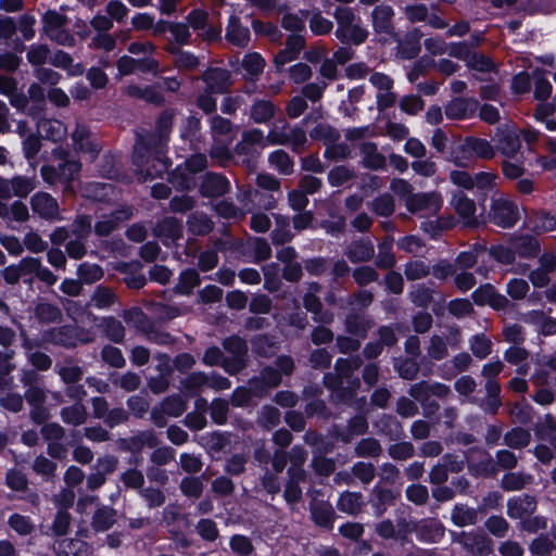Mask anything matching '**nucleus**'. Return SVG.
<instances>
[{"label": "nucleus", "mask_w": 556, "mask_h": 556, "mask_svg": "<svg viewBox=\"0 0 556 556\" xmlns=\"http://www.w3.org/2000/svg\"><path fill=\"white\" fill-rule=\"evenodd\" d=\"M492 216L496 225L502 227H511L517 223L520 214L514 202L500 197L493 200Z\"/></svg>", "instance_id": "f257e3e1"}, {"label": "nucleus", "mask_w": 556, "mask_h": 556, "mask_svg": "<svg viewBox=\"0 0 556 556\" xmlns=\"http://www.w3.org/2000/svg\"><path fill=\"white\" fill-rule=\"evenodd\" d=\"M64 23L63 15L55 11H49L43 15L46 34L58 43L68 46L73 43V37L65 30Z\"/></svg>", "instance_id": "f03ea898"}, {"label": "nucleus", "mask_w": 556, "mask_h": 556, "mask_svg": "<svg viewBox=\"0 0 556 556\" xmlns=\"http://www.w3.org/2000/svg\"><path fill=\"white\" fill-rule=\"evenodd\" d=\"M406 207L412 213L432 215L440 211L442 199L437 193H422L409 195L405 201Z\"/></svg>", "instance_id": "7ed1b4c3"}, {"label": "nucleus", "mask_w": 556, "mask_h": 556, "mask_svg": "<svg viewBox=\"0 0 556 556\" xmlns=\"http://www.w3.org/2000/svg\"><path fill=\"white\" fill-rule=\"evenodd\" d=\"M80 170V164L76 161H67L59 165V169L52 166H43L41 176L48 184L70 182L74 180Z\"/></svg>", "instance_id": "20e7f679"}, {"label": "nucleus", "mask_w": 556, "mask_h": 556, "mask_svg": "<svg viewBox=\"0 0 556 556\" xmlns=\"http://www.w3.org/2000/svg\"><path fill=\"white\" fill-rule=\"evenodd\" d=\"M31 208L35 214L48 220L60 218V207L56 200L46 192H37L30 200Z\"/></svg>", "instance_id": "39448f33"}, {"label": "nucleus", "mask_w": 556, "mask_h": 556, "mask_svg": "<svg viewBox=\"0 0 556 556\" xmlns=\"http://www.w3.org/2000/svg\"><path fill=\"white\" fill-rule=\"evenodd\" d=\"M224 348L233 354L232 361H223L222 365L229 374H236L243 367V355L247 351L245 342L238 338L231 337L224 341Z\"/></svg>", "instance_id": "423d86ee"}, {"label": "nucleus", "mask_w": 556, "mask_h": 556, "mask_svg": "<svg viewBox=\"0 0 556 556\" xmlns=\"http://www.w3.org/2000/svg\"><path fill=\"white\" fill-rule=\"evenodd\" d=\"M117 68L121 75H128L136 70L141 72H152L156 74L159 70V62L151 56L143 60H135L130 56L124 55L118 60Z\"/></svg>", "instance_id": "0eeeda50"}, {"label": "nucleus", "mask_w": 556, "mask_h": 556, "mask_svg": "<svg viewBox=\"0 0 556 556\" xmlns=\"http://www.w3.org/2000/svg\"><path fill=\"white\" fill-rule=\"evenodd\" d=\"M370 83L379 90L377 94L378 106L380 109L391 106L395 101V96L391 92V78L384 74L375 73L370 76Z\"/></svg>", "instance_id": "6e6552de"}, {"label": "nucleus", "mask_w": 556, "mask_h": 556, "mask_svg": "<svg viewBox=\"0 0 556 556\" xmlns=\"http://www.w3.org/2000/svg\"><path fill=\"white\" fill-rule=\"evenodd\" d=\"M142 150H143L142 143L141 142L136 143L135 150H134V159H135V163H136L137 167L140 168V176L143 180L152 179V178L161 175L165 170H167L168 164L165 160H163L161 157H154L152 160V162H153L152 168L144 169L142 167V165H143V160H142V154H141Z\"/></svg>", "instance_id": "1a4fd4ad"}, {"label": "nucleus", "mask_w": 556, "mask_h": 556, "mask_svg": "<svg viewBox=\"0 0 556 556\" xmlns=\"http://www.w3.org/2000/svg\"><path fill=\"white\" fill-rule=\"evenodd\" d=\"M452 204L465 225L473 226L477 224L475 215L477 208L471 199L467 198L463 193H456L453 197Z\"/></svg>", "instance_id": "9d476101"}, {"label": "nucleus", "mask_w": 556, "mask_h": 556, "mask_svg": "<svg viewBox=\"0 0 556 556\" xmlns=\"http://www.w3.org/2000/svg\"><path fill=\"white\" fill-rule=\"evenodd\" d=\"M303 48V38L293 34L288 38L286 48L275 58V65L278 71L289 62L295 60Z\"/></svg>", "instance_id": "9b49d317"}, {"label": "nucleus", "mask_w": 556, "mask_h": 556, "mask_svg": "<svg viewBox=\"0 0 556 556\" xmlns=\"http://www.w3.org/2000/svg\"><path fill=\"white\" fill-rule=\"evenodd\" d=\"M535 509V501L528 495L514 497L508 502V516L521 521L530 517Z\"/></svg>", "instance_id": "f8f14e48"}, {"label": "nucleus", "mask_w": 556, "mask_h": 556, "mask_svg": "<svg viewBox=\"0 0 556 556\" xmlns=\"http://www.w3.org/2000/svg\"><path fill=\"white\" fill-rule=\"evenodd\" d=\"M226 39L235 46L245 47L250 40V30L240 24L238 17L230 16L226 29Z\"/></svg>", "instance_id": "ddd939ff"}, {"label": "nucleus", "mask_w": 556, "mask_h": 556, "mask_svg": "<svg viewBox=\"0 0 556 556\" xmlns=\"http://www.w3.org/2000/svg\"><path fill=\"white\" fill-rule=\"evenodd\" d=\"M37 129L41 137L52 141L62 140L67 132L64 124L58 119H41L37 124Z\"/></svg>", "instance_id": "4468645a"}, {"label": "nucleus", "mask_w": 556, "mask_h": 556, "mask_svg": "<svg viewBox=\"0 0 556 556\" xmlns=\"http://www.w3.org/2000/svg\"><path fill=\"white\" fill-rule=\"evenodd\" d=\"M498 149L507 157L516 156L520 149V140L515 128L507 127L505 130L501 131Z\"/></svg>", "instance_id": "2eb2a0df"}, {"label": "nucleus", "mask_w": 556, "mask_h": 556, "mask_svg": "<svg viewBox=\"0 0 556 556\" xmlns=\"http://www.w3.org/2000/svg\"><path fill=\"white\" fill-rule=\"evenodd\" d=\"M476 106L477 102L473 100L456 98L447 104L445 114L452 119L466 118L475 112Z\"/></svg>", "instance_id": "dca6fc26"}, {"label": "nucleus", "mask_w": 556, "mask_h": 556, "mask_svg": "<svg viewBox=\"0 0 556 556\" xmlns=\"http://www.w3.org/2000/svg\"><path fill=\"white\" fill-rule=\"evenodd\" d=\"M426 47L433 53L446 51L450 55L465 60L466 62L473 53L465 43H453L445 48H442L441 46H439V42L434 39H427Z\"/></svg>", "instance_id": "f3484780"}, {"label": "nucleus", "mask_w": 556, "mask_h": 556, "mask_svg": "<svg viewBox=\"0 0 556 556\" xmlns=\"http://www.w3.org/2000/svg\"><path fill=\"white\" fill-rule=\"evenodd\" d=\"M73 141L75 148L88 155L91 161L99 151L98 144L90 140L89 132L84 126H77L73 132Z\"/></svg>", "instance_id": "a211bd4d"}, {"label": "nucleus", "mask_w": 556, "mask_h": 556, "mask_svg": "<svg viewBox=\"0 0 556 556\" xmlns=\"http://www.w3.org/2000/svg\"><path fill=\"white\" fill-rule=\"evenodd\" d=\"M229 182L219 175L208 174L201 185V191L207 197H218L228 191Z\"/></svg>", "instance_id": "6ab92c4d"}, {"label": "nucleus", "mask_w": 556, "mask_h": 556, "mask_svg": "<svg viewBox=\"0 0 556 556\" xmlns=\"http://www.w3.org/2000/svg\"><path fill=\"white\" fill-rule=\"evenodd\" d=\"M203 79L211 93L222 92L228 85L229 75L225 70L212 68L205 72Z\"/></svg>", "instance_id": "aec40b11"}, {"label": "nucleus", "mask_w": 556, "mask_h": 556, "mask_svg": "<svg viewBox=\"0 0 556 556\" xmlns=\"http://www.w3.org/2000/svg\"><path fill=\"white\" fill-rule=\"evenodd\" d=\"M269 139L274 143H289L291 142L294 149L300 148L305 141V134L301 129H286L279 134L276 130L269 134Z\"/></svg>", "instance_id": "412c9836"}, {"label": "nucleus", "mask_w": 556, "mask_h": 556, "mask_svg": "<svg viewBox=\"0 0 556 556\" xmlns=\"http://www.w3.org/2000/svg\"><path fill=\"white\" fill-rule=\"evenodd\" d=\"M60 556H88L89 547L79 540L63 539L55 547Z\"/></svg>", "instance_id": "4be33fe9"}, {"label": "nucleus", "mask_w": 556, "mask_h": 556, "mask_svg": "<svg viewBox=\"0 0 556 556\" xmlns=\"http://www.w3.org/2000/svg\"><path fill=\"white\" fill-rule=\"evenodd\" d=\"M156 233L164 238L165 244H169V241L180 238L181 225L174 218H166L156 227Z\"/></svg>", "instance_id": "5701e85b"}, {"label": "nucleus", "mask_w": 556, "mask_h": 556, "mask_svg": "<svg viewBox=\"0 0 556 556\" xmlns=\"http://www.w3.org/2000/svg\"><path fill=\"white\" fill-rule=\"evenodd\" d=\"M26 399L33 406V409H31L33 419L39 424L42 422L43 420H46L48 418V414H47L46 409H42L41 407H39V405L41 404L42 399H43L42 391L37 388H30L26 392Z\"/></svg>", "instance_id": "b1692460"}, {"label": "nucleus", "mask_w": 556, "mask_h": 556, "mask_svg": "<svg viewBox=\"0 0 556 556\" xmlns=\"http://www.w3.org/2000/svg\"><path fill=\"white\" fill-rule=\"evenodd\" d=\"M393 11L388 5L377 7L372 12L374 27L378 33H390V22Z\"/></svg>", "instance_id": "393cba45"}, {"label": "nucleus", "mask_w": 556, "mask_h": 556, "mask_svg": "<svg viewBox=\"0 0 556 556\" xmlns=\"http://www.w3.org/2000/svg\"><path fill=\"white\" fill-rule=\"evenodd\" d=\"M130 215V210H123L112 217H105L96 224V232L100 236L109 235L118 222L128 219Z\"/></svg>", "instance_id": "a878e982"}, {"label": "nucleus", "mask_w": 556, "mask_h": 556, "mask_svg": "<svg viewBox=\"0 0 556 556\" xmlns=\"http://www.w3.org/2000/svg\"><path fill=\"white\" fill-rule=\"evenodd\" d=\"M17 131L24 138L23 149L27 159L33 157L40 148V141L36 136L28 135V129L24 122H18Z\"/></svg>", "instance_id": "bb28decb"}, {"label": "nucleus", "mask_w": 556, "mask_h": 556, "mask_svg": "<svg viewBox=\"0 0 556 556\" xmlns=\"http://www.w3.org/2000/svg\"><path fill=\"white\" fill-rule=\"evenodd\" d=\"M466 151L482 159H491L494 156L492 146L484 139L471 138L465 142Z\"/></svg>", "instance_id": "cd10ccee"}, {"label": "nucleus", "mask_w": 556, "mask_h": 556, "mask_svg": "<svg viewBox=\"0 0 556 556\" xmlns=\"http://www.w3.org/2000/svg\"><path fill=\"white\" fill-rule=\"evenodd\" d=\"M212 129L216 141L230 143L232 141L230 123L223 117H214L212 119Z\"/></svg>", "instance_id": "c85d7f7f"}, {"label": "nucleus", "mask_w": 556, "mask_h": 556, "mask_svg": "<svg viewBox=\"0 0 556 556\" xmlns=\"http://www.w3.org/2000/svg\"><path fill=\"white\" fill-rule=\"evenodd\" d=\"M362 506V496L357 493L346 492L341 494L338 501L340 510L348 514H356Z\"/></svg>", "instance_id": "c756f323"}, {"label": "nucleus", "mask_w": 556, "mask_h": 556, "mask_svg": "<svg viewBox=\"0 0 556 556\" xmlns=\"http://www.w3.org/2000/svg\"><path fill=\"white\" fill-rule=\"evenodd\" d=\"M242 66L245 75L253 78L263 71L265 61L258 53H249L243 58Z\"/></svg>", "instance_id": "7c9ffc66"}, {"label": "nucleus", "mask_w": 556, "mask_h": 556, "mask_svg": "<svg viewBox=\"0 0 556 556\" xmlns=\"http://www.w3.org/2000/svg\"><path fill=\"white\" fill-rule=\"evenodd\" d=\"M337 37L343 42L359 45L367 38V31L363 29L356 21L350 27L345 28L343 33L337 35Z\"/></svg>", "instance_id": "2f4dec72"}, {"label": "nucleus", "mask_w": 556, "mask_h": 556, "mask_svg": "<svg viewBox=\"0 0 556 556\" xmlns=\"http://www.w3.org/2000/svg\"><path fill=\"white\" fill-rule=\"evenodd\" d=\"M114 516V510L108 507L97 510L93 517V528L97 531L108 530L115 521Z\"/></svg>", "instance_id": "473e14b6"}, {"label": "nucleus", "mask_w": 556, "mask_h": 556, "mask_svg": "<svg viewBox=\"0 0 556 556\" xmlns=\"http://www.w3.org/2000/svg\"><path fill=\"white\" fill-rule=\"evenodd\" d=\"M87 413L81 404H74L62 410V418L71 425H80L85 421Z\"/></svg>", "instance_id": "72a5a7b5"}, {"label": "nucleus", "mask_w": 556, "mask_h": 556, "mask_svg": "<svg viewBox=\"0 0 556 556\" xmlns=\"http://www.w3.org/2000/svg\"><path fill=\"white\" fill-rule=\"evenodd\" d=\"M199 283L200 277L198 273L193 269H188L181 274L177 290L182 294H188L193 288L199 286Z\"/></svg>", "instance_id": "f704fd0d"}, {"label": "nucleus", "mask_w": 556, "mask_h": 556, "mask_svg": "<svg viewBox=\"0 0 556 556\" xmlns=\"http://www.w3.org/2000/svg\"><path fill=\"white\" fill-rule=\"evenodd\" d=\"M189 229L194 235H205L212 229V222L204 214H194L188 220Z\"/></svg>", "instance_id": "c9c22d12"}, {"label": "nucleus", "mask_w": 556, "mask_h": 556, "mask_svg": "<svg viewBox=\"0 0 556 556\" xmlns=\"http://www.w3.org/2000/svg\"><path fill=\"white\" fill-rule=\"evenodd\" d=\"M497 176L492 172H481L473 176V189L486 192L496 185Z\"/></svg>", "instance_id": "e433bc0d"}, {"label": "nucleus", "mask_w": 556, "mask_h": 556, "mask_svg": "<svg viewBox=\"0 0 556 556\" xmlns=\"http://www.w3.org/2000/svg\"><path fill=\"white\" fill-rule=\"evenodd\" d=\"M529 223L531 228L538 232L552 231L556 226L555 218L547 213L536 214Z\"/></svg>", "instance_id": "4c0bfd02"}, {"label": "nucleus", "mask_w": 556, "mask_h": 556, "mask_svg": "<svg viewBox=\"0 0 556 556\" xmlns=\"http://www.w3.org/2000/svg\"><path fill=\"white\" fill-rule=\"evenodd\" d=\"M505 441L508 446L520 448L529 444L530 433L523 429H513L506 433Z\"/></svg>", "instance_id": "58836bf2"}, {"label": "nucleus", "mask_w": 556, "mask_h": 556, "mask_svg": "<svg viewBox=\"0 0 556 556\" xmlns=\"http://www.w3.org/2000/svg\"><path fill=\"white\" fill-rule=\"evenodd\" d=\"M534 81H535V88H534V96L538 100H545L549 97L552 92V85L546 79L544 74L540 71H535L533 73Z\"/></svg>", "instance_id": "ea45409f"}, {"label": "nucleus", "mask_w": 556, "mask_h": 556, "mask_svg": "<svg viewBox=\"0 0 556 556\" xmlns=\"http://www.w3.org/2000/svg\"><path fill=\"white\" fill-rule=\"evenodd\" d=\"M350 56L346 52H337L334 54V60H325L320 66V74L326 78H333L337 73L336 62L344 63L348 61Z\"/></svg>", "instance_id": "a19ab883"}, {"label": "nucleus", "mask_w": 556, "mask_h": 556, "mask_svg": "<svg viewBox=\"0 0 556 556\" xmlns=\"http://www.w3.org/2000/svg\"><path fill=\"white\" fill-rule=\"evenodd\" d=\"M274 115V105L269 101H260L254 104L251 116L257 123L268 121Z\"/></svg>", "instance_id": "79ce46f5"}, {"label": "nucleus", "mask_w": 556, "mask_h": 556, "mask_svg": "<svg viewBox=\"0 0 556 556\" xmlns=\"http://www.w3.org/2000/svg\"><path fill=\"white\" fill-rule=\"evenodd\" d=\"M334 16L338 23L336 36L343 33L345 28L350 27L354 22L357 21L354 13L348 8H338Z\"/></svg>", "instance_id": "37998d69"}, {"label": "nucleus", "mask_w": 556, "mask_h": 556, "mask_svg": "<svg viewBox=\"0 0 556 556\" xmlns=\"http://www.w3.org/2000/svg\"><path fill=\"white\" fill-rule=\"evenodd\" d=\"M269 163L283 174H288L292 169V163L289 155L281 150H277L269 155Z\"/></svg>", "instance_id": "c03bdc74"}, {"label": "nucleus", "mask_w": 556, "mask_h": 556, "mask_svg": "<svg viewBox=\"0 0 556 556\" xmlns=\"http://www.w3.org/2000/svg\"><path fill=\"white\" fill-rule=\"evenodd\" d=\"M506 291L514 300H520L527 295L529 285L525 279L514 278L507 282Z\"/></svg>", "instance_id": "a18cd8bd"}, {"label": "nucleus", "mask_w": 556, "mask_h": 556, "mask_svg": "<svg viewBox=\"0 0 556 556\" xmlns=\"http://www.w3.org/2000/svg\"><path fill=\"white\" fill-rule=\"evenodd\" d=\"M16 89L15 81L10 77H0V91L3 94L11 96V102L16 108H23L25 100L20 98L18 96H14V91Z\"/></svg>", "instance_id": "49530a36"}, {"label": "nucleus", "mask_w": 556, "mask_h": 556, "mask_svg": "<svg viewBox=\"0 0 556 556\" xmlns=\"http://www.w3.org/2000/svg\"><path fill=\"white\" fill-rule=\"evenodd\" d=\"M162 410L169 416L178 417L186 410V403L179 396H172L162 403Z\"/></svg>", "instance_id": "de8ad7c7"}, {"label": "nucleus", "mask_w": 556, "mask_h": 556, "mask_svg": "<svg viewBox=\"0 0 556 556\" xmlns=\"http://www.w3.org/2000/svg\"><path fill=\"white\" fill-rule=\"evenodd\" d=\"M78 275L84 281L91 283L100 280L103 276V271L101 267L96 264L84 263L78 268Z\"/></svg>", "instance_id": "09e8293b"}, {"label": "nucleus", "mask_w": 556, "mask_h": 556, "mask_svg": "<svg viewBox=\"0 0 556 556\" xmlns=\"http://www.w3.org/2000/svg\"><path fill=\"white\" fill-rule=\"evenodd\" d=\"M514 248L523 256H532L539 251V242L532 237H522L514 243Z\"/></svg>", "instance_id": "8fccbe9b"}, {"label": "nucleus", "mask_w": 556, "mask_h": 556, "mask_svg": "<svg viewBox=\"0 0 556 556\" xmlns=\"http://www.w3.org/2000/svg\"><path fill=\"white\" fill-rule=\"evenodd\" d=\"M11 181L12 192L17 197H26L35 188V182L30 178L15 177Z\"/></svg>", "instance_id": "3c124183"}, {"label": "nucleus", "mask_w": 556, "mask_h": 556, "mask_svg": "<svg viewBox=\"0 0 556 556\" xmlns=\"http://www.w3.org/2000/svg\"><path fill=\"white\" fill-rule=\"evenodd\" d=\"M464 544L472 553L486 554L489 553V544L483 536H473L471 534H464Z\"/></svg>", "instance_id": "603ef678"}, {"label": "nucleus", "mask_w": 556, "mask_h": 556, "mask_svg": "<svg viewBox=\"0 0 556 556\" xmlns=\"http://www.w3.org/2000/svg\"><path fill=\"white\" fill-rule=\"evenodd\" d=\"M471 351L477 357L484 358L491 353V341L484 336H475L471 340Z\"/></svg>", "instance_id": "864d4df0"}, {"label": "nucleus", "mask_w": 556, "mask_h": 556, "mask_svg": "<svg viewBox=\"0 0 556 556\" xmlns=\"http://www.w3.org/2000/svg\"><path fill=\"white\" fill-rule=\"evenodd\" d=\"M309 28L315 35H325L332 29V23L319 13H316L309 20Z\"/></svg>", "instance_id": "5fc2aeb1"}, {"label": "nucleus", "mask_w": 556, "mask_h": 556, "mask_svg": "<svg viewBox=\"0 0 556 556\" xmlns=\"http://www.w3.org/2000/svg\"><path fill=\"white\" fill-rule=\"evenodd\" d=\"M475 517L476 514L473 510L463 506L455 507V509L452 513V519L454 523L460 527L472 523Z\"/></svg>", "instance_id": "6e6d98bb"}, {"label": "nucleus", "mask_w": 556, "mask_h": 556, "mask_svg": "<svg viewBox=\"0 0 556 556\" xmlns=\"http://www.w3.org/2000/svg\"><path fill=\"white\" fill-rule=\"evenodd\" d=\"M102 357L108 364L114 367H122L125 364L122 352L115 346L109 345L103 348Z\"/></svg>", "instance_id": "4d7b16f0"}, {"label": "nucleus", "mask_w": 556, "mask_h": 556, "mask_svg": "<svg viewBox=\"0 0 556 556\" xmlns=\"http://www.w3.org/2000/svg\"><path fill=\"white\" fill-rule=\"evenodd\" d=\"M364 164L369 168H380L384 165V159L376 152V148L366 146L364 148Z\"/></svg>", "instance_id": "13d9d810"}, {"label": "nucleus", "mask_w": 556, "mask_h": 556, "mask_svg": "<svg viewBox=\"0 0 556 556\" xmlns=\"http://www.w3.org/2000/svg\"><path fill=\"white\" fill-rule=\"evenodd\" d=\"M467 65L479 72H490L493 70V63L485 56L478 54L476 52L470 55L467 61Z\"/></svg>", "instance_id": "bf43d9fd"}, {"label": "nucleus", "mask_w": 556, "mask_h": 556, "mask_svg": "<svg viewBox=\"0 0 556 556\" xmlns=\"http://www.w3.org/2000/svg\"><path fill=\"white\" fill-rule=\"evenodd\" d=\"M175 64L180 70H193L199 65V60L195 55L181 51L175 55Z\"/></svg>", "instance_id": "052dcab7"}, {"label": "nucleus", "mask_w": 556, "mask_h": 556, "mask_svg": "<svg viewBox=\"0 0 556 556\" xmlns=\"http://www.w3.org/2000/svg\"><path fill=\"white\" fill-rule=\"evenodd\" d=\"M530 478L519 473H508L503 478V486L506 490H519L526 485Z\"/></svg>", "instance_id": "680f3d73"}, {"label": "nucleus", "mask_w": 556, "mask_h": 556, "mask_svg": "<svg viewBox=\"0 0 556 556\" xmlns=\"http://www.w3.org/2000/svg\"><path fill=\"white\" fill-rule=\"evenodd\" d=\"M488 530L496 536H504L508 530V523L503 517H491L486 521Z\"/></svg>", "instance_id": "e2e57ef3"}, {"label": "nucleus", "mask_w": 556, "mask_h": 556, "mask_svg": "<svg viewBox=\"0 0 556 556\" xmlns=\"http://www.w3.org/2000/svg\"><path fill=\"white\" fill-rule=\"evenodd\" d=\"M374 210L380 215H390L394 210L393 199L389 194L377 198L374 202Z\"/></svg>", "instance_id": "0e129e2a"}, {"label": "nucleus", "mask_w": 556, "mask_h": 556, "mask_svg": "<svg viewBox=\"0 0 556 556\" xmlns=\"http://www.w3.org/2000/svg\"><path fill=\"white\" fill-rule=\"evenodd\" d=\"M351 178V172L344 167L339 166L330 170L328 179L332 186H342Z\"/></svg>", "instance_id": "69168bd1"}, {"label": "nucleus", "mask_w": 556, "mask_h": 556, "mask_svg": "<svg viewBox=\"0 0 556 556\" xmlns=\"http://www.w3.org/2000/svg\"><path fill=\"white\" fill-rule=\"evenodd\" d=\"M7 483L12 490L22 491L27 485V479L21 471L10 470L7 475Z\"/></svg>", "instance_id": "338daca9"}, {"label": "nucleus", "mask_w": 556, "mask_h": 556, "mask_svg": "<svg viewBox=\"0 0 556 556\" xmlns=\"http://www.w3.org/2000/svg\"><path fill=\"white\" fill-rule=\"evenodd\" d=\"M407 498L416 504H422L428 498V490L420 484H414L406 490Z\"/></svg>", "instance_id": "774afa93"}]
</instances>
